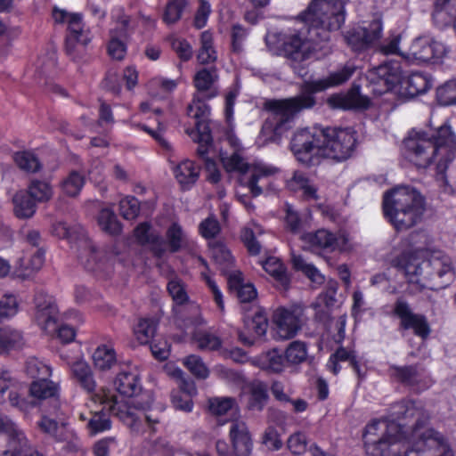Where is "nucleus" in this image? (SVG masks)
Listing matches in <instances>:
<instances>
[{
  "label": "nucleus",
  "mask_w": 456,
  "mask_h": 456,
  "mask_svg": "<svg viewBox=\"0 0 456 456\" xmlns=\"http://www.w3.org/2000/svg\"><path fill=\"white\" fill-rule=\"evenodd\" d=\"M392 416L415 420L411 437L406 438L402 424L394 419L374 420L366 426L363 436L369 456H453L441 434L422 426L424 412L414 402L396 404Z\"/></svg>",
  "instance_id": "f257e3e1"
},
{
  "label": "nucleus",
  "mask_w": 456,
  "mask_h": 456,
  "mask_svg": "<svg viewBox=\"0 0 456 456\" xmlns=\"http://www.w3.org/2000/svg\"><path fill=\"white\" fill-rule=\"evenodd\" d=\"M322 4L314 0L300 15L302 26L282 35L281 51L288 60L299 63L309 59L317 39L327 40L326 31L338 30L345 22L342 2L334 4L332 11L322 8Z\"/></svg>",
  "instance_id": "f03ea898"
},
{
  "label": "nucleus",
  "mask_w": 456,
  "mask_h": 456,
  "mask_svg": "<svg viewBox=\"0 0 456 456\" xmlns=\"http://www.w3.org/2000/svg\"><path fill=\"white\" fill-rule=\"evenodd\" d=\"M114 387L119 396L111 395L105 390L99 394L106 398L110 409L134 432H142L147 425L153 428L159 421V414L151 409L152 400L149 394L141 393L142 387L136 371L126 367L114 379Z\"/></svg>",
  "instance_id": "7ed1b4c3"
},
{
  "label": "nucleus",
  "mask_w": 456,
  "mask_h": 456,
  "mask_svg": "<svg viewBox=\"0 0 456 456\" xmlns=\"http://www.w3.org/2000/svg\"><path fill=\"white\" fill-rule=\"evenodd\" d=\"M353 65H345L342 69L330 74L329 77L305 81L302 85V93L295 97L281 100H270L265 108L270 112L265 126L271 128L277 135H281L291 126L297 114L303 110L310 109L315 104L313 94L338 86L347 81L354 74Z\"/></svg>",
  "instance_id": "20e7f679"
},
{
  "label": "nucleus",
  "mask_w": 456,
  "mask_h": 456,
  "mask_svg": "<svg viewBox=\"0 0 456 456\" xmlns=\"http://www.w3.org/2000/svg\"><path fill=\"white\" fill-rule=\"evenodd\" d=\"M403 153L417 167L426 168L435 162L443 173L456 155V135L447 124L432 134L413 128L403 141Z\"/></svg>",
  "instance_id": "39448f33"
},
{
  "label": "nucleus",
  "mask_w": 456,
  "mask_h": 456,
  "mask_svg": "<svg viewBox=\"0 0 456 456\" xmlns=\"http://www.w3.org/2000/svg\"><path fill=\"white\" fill-rule=\"evenodd\" d=\"M398 267L409 282L411 293L444 288L454 275L450 256L442 251L432 252L428 260L416 254H403L398 260Z\"/></svg>",
  "instance_id": "423d86ee"
},
{
  "label": "nucleus",
  "mask_w": 456,
  "mask_h": 456,
  "mask_svg": "<svg viewBox=\"0 0 456 456\" xmlns=\"http://www.w3.org/2000/svg\"><path fill=\"white\" fill-rule=\"evenodd\" d=\"M424 209L422 196L411 187H397L384 196V215L396 230L413 226L420 220Z\"/></svg>",
  "instance_id": "0eeeda50"
},
{
  "label": "nucleus",
  "mask_w": 456,
  "mask_h": 456,
  "mask_svg": "<svg viewBox=\"0 0 456 456\" xmlns=\"http://www.w3.org/2000/svg\"><path fill=\"white\" fill-rule=\"evenodd\" d=\"M221 161L227 172L249 175L248 180L241 181V185L247 187L254 197L261 195L265 191L277 190L274 180L280 173L278 167L259 160L248 164L236 152L230 157L222 154Z\"/></svg>",
  "instance_id": "6e6552de"
},
{
  "label": "nucleus",
  "mask_w": 456,
  "mask_h": 456,
  "mask_svg": "<svg viewBox=\"0 0 456 456\" xmlns=\"http://www.w3.org/2000/svg\"><path fill=\"white\" fill-rule=\"evenodd\" d=\"M52 232L60 239L67 240L77 253L80 263L89 271H102L110 259L103 251H96L80 225L69 226L65 222L58 221L53 224Z\"/></svg>",
  "instance_id": "1a4fd4ad"
},
{
  "label": "nucleus",
  "mask_w": 456,
  "mask_h": 456,
  "mask_svg": "<svg viewBox=\"0 0 456 456\" xmlns=\"http://www.w3.org/2000/svg\"><path fill=\"white\" fill-rule=\"evenodd\" d=\"M35 305L36 322L45 333L56 336L62 343H69L74 339V329L60 323L59 310L51 296L44 292L37 293L35 297Z\"/></svg>",
  "instance_id": "9d476101"
},
{
  "label": "nucleus",
  "mask_w": 456,
  "mask_h": 456,
  "mask_svg": "<svg viewBox=\"0 0 456 456\" xmlns=\"http://www.w3.org/2000/svg\"><path fill=\"white\" fill-rule=\"evenodd\" d=\"M356 142V132L351 127L322 128V158L346 160L353 154Z\"/></svg>",
  "instance_id": "9b49d317"
},
{
  "label": "nucleus",
  "mask_w": 456,
  "mask_h": 456,
  "mask_svg": "<svg viewBox=\"0 0 456 456\" xmlns=\"http://www.w3.org/2000/svg\"><path fill=\"white\" fill-rule=\"evenodd\" d=\"M290 146L299 162L305 165L315 163L322 157V128L298 129L291 139Z\"/></svg>",
  "instance_id": "f8f14e48"
},
{
  "label": "nucleus",
  "mask_w": 456,
  "mask_h": 456,
  "mask_svg": "<svg viewBox=\"0 0 456 456\" xmlns=\"http://www.w3.org/2000/svg\"><path fill=\"white\" fill-rule=\"evenodd\" d=\"M302 240L312 249H321L326 252H348L354 248L353 239L343 230L332 232L326 229H320L315 232L302 235Z\"/></svg>",
  "instance_id": "ddd939ff"
},
{
  "label": "nucleus",
  "mask_w": 456,
  "mask_h": 456,
  "mask_svg": "<svg viewBox=\"0 0 456 456\" xmlns=\"http://www.w3.org/2000/svg\"><path fill=\"white\" fill-rule=\"evenodd\" d=\"M382 31L381 20L375 18L353 26L345 33L344 37L353 51L362 52L374 45L380 39Z\"/></svg>",
  "instance_id": "4468645a"
},
{
  "label": "nucleus",
  "mask_w": 456,
  "mask_h": 456,
  "mask_svg": "<svg viewBox=\"0 0 456 456\" xmlns=\"http://www.w3.org/2000/svg\"><path fill=\"white\" fill-rule=\"evenodd\" d=\"M111 18L114 26L110 29L107 50L112 59L120 61L126 54L129 18L122 7L114 8Z\"/></svg>",
  "instance_id": "2eb2a0df"
},
{
  "label": "nucleus",
  "mask_w": 456,
  "mask_h": 456,
  "mask_svg": "<svg viewBox=\"0 0 456 456\" xmlns=\"http://www.w3.org/2000/svg\"><path fill=\"white\" fill-rule=\"evenodd\" d=\"M206 100L202 94H194L187 107V115L195 119V128L186 130L192 140L208 142L210 139V129L208 124L210 107Z\"/></svg>",
  "instance_id": "dca6fc26"
},
{
  "label": "nucleus",
  "mask_w": 456,
  "mask_h": 456,
  "mask_svg": "<svg viewBox=\"0 0 456 456\" xmlns=\"http://www.w3.org/2000/svg\"><path fill=\"white\" fill-rule=\"evenodd\" d=\"M368 79L375 86L373 91L382 94L403 82V71L398 61H391L368 71Z\"/></svg>",
  "instance_id": "f3484780"
},
{
  "label": "nucleus",
  "mask_w": 456,
  "mask_h": 456,
  "mask_svg": "<svg viewBox=\"0 0 456 456\" xmlns=\"http://www.w3.org/2000/svg\"><path fill=\"white\" fill-rule=\"evenodd\" d=\"M445 54L444 45L430 36L413 40L409 50L402 57L409 61L428 62L442 58Z\"/></svg>",
  "instance_id": "a211bd4d"
},
{
  "label": "nucleus",
  "mask_w": 456,
  "mask_h": 456,
  "mask_svg": "<svg viewBox=\"0 0 456 456\" xmlns=\"http://www.w3.org/2000/svg\"><path fill=\"white\" fill-rule=\"evenodd\" d=\"M394 314L400 319L402 329L413 330L414 333L421 338H427L429 335L430 329L426 317L413 313L410 304L404 298H397L394 305Z\"/></svg>",
  "instance_id": "6ab92c4d"
},
{
  "label": "nucleus",
  "mask_w": 456,
  "mask_h": 456,
  "mask_svg": "<svg viewBox=\"0 0 456 456\" xmlns=\"http://www.w3.org/2000/svg\"><path fill=\"white\" fill-rule=\"evenodd\" d=\"M0 433L8 436L7 448L0 452V456H27L29 444L24 433L9 418L0 416Z\"/></svg>",
  "instance_id": "aec40b11"
},
{
  "label": "nucleus",
  "mask_w": 456,
  "mask_h": 456,
  "mask_svg": "<svg viewBox=\"0 0 456 456\" xmlns=\"http://www.w3.org/2000/svg\"><path fill=\"white\" fill-rule=\"evenodd\" d=\"M303 310L299 306L290 309L278 308L273 314L275 332L279 338L289 339L301 328Z\"/></svg>",
  "instance_id": "412c9836"
},
{
  "label": "nucleus",
  "mask_w": 456,
  "mask_h": 456,
  "mask_svg": "<svg viewBox=\"0 0 456 456\" xmlns=\"http://www.w3.org/2000/svg\"><path fill=\"white\" fill-rule=\"evenodd\" d=\"M92 399L94 402H99L100 404H102V408L100 411H90L89 415L85 413H79V419L82 421H87L86 429L91 436H95L99 433L105 432L110 430L111 428V421L110 419L109 413L106 411H109L113 415L117 416L109 407L108 403L104 402L106 398L102 396L101 394H95Z\"/></svg>",
  "instance_id": "4be33fe9"
},
{
  "label": "nucleus",
  "mask_w": 456,
  "mask_h": 456,
  "mask_svg": "<svg viewBox=\"0 0 456 456\" xmlns=\"http://www.w3.org/2000/svg\"><path fill=\"white\" fill-rule=\"evenodd\" d=\"M219 79L216 68H202L193 76V86L196 89L194 94H202L205 99H213L219 94L216 86Z\"/></svg>",
  "instance_id": "5701e85b"
},
{
  "label": "nucleus",
  "mask_w": 456,
  "mask_h": 456,
  "mask_svg": "<svg viewBox=\"0 0 456 456\" xmlns=\"http://www.w3.org/2000/svg\"><path fill=\"white\" fill-rule=\"evenodd\" d=\"M91 32L79 14L70 17L66 37V50L71 55L77 46H86L91 41Z\"/></svg>",
  "instance_id": "b1692460"
},
{
  "label": "nucleus",
  "mask_w": 456,
  "mask_h": 456,
  "mask_svg": "<svg viewBox=\"0 0 456 456\" xmlns=\"http://www.w3.org/2000/svg\"><path fill=\"white\" fill-rule=\"evenodd\" d=\"M230 437L238 456H248L252 451V440L244 421L233 420L230 428Z\"/></svg>",
  "instance_id": "393cba45"
},
{
  "label": "nucleus",
  "mask_w": 456,
  "mask_h": 456,
  "mask_svg": "<svg viewBox=\"0 0 456 456\" xmlns=\"http://www.w3.org/2000/svg\"><path fill=\"white\" fill-rule=\"evenodd\" d=\"M330 107L341 110L366 109L370 102L369 99L359 93V90L354 88L346 94H338L328 99Z\"/></svg>",
  "instance_id": "a878e982"
},
{
  "label": "nucleus",
  "mask_w": 456,
  "mask_h": 456,
  "mask_svg": "<svg viewBox=\"0 0 456 456\" xmlns=\"http://www.w3.org/2000/svg\"><path fill=\"white\" fill-rule=\"evenodd\" d=\"M175 180L183 190L191 189L200 177V168L194 161L183 159L172 168Z\"/></svg>",
  "instance_id": "bb28decb"
},
{
  "label": "nucleus",
  "mask_w": 456,
  "mask_h": 456,
  "mask_svg": "<svg viewBox=\"0 0 456 456\" xmlns=\"http://www.w3.org/2000/svg\"><path fill=\"white\" fill-rule=\"evenodd\" d=\"M45 263V251L37 248L29 256L20 257L14 266V274L20 278L26 279L36 272L39 271Z\"/></svg>",
  "instance_id": "cd10ccee"
},
{
  "label": "nucleus",
  "mask_w": 456,
  "mask_h": 456,
  "mask_svg": "<svg viewBox=\"0 0 456 456\" xmlns=\"http://www.w3.org/2000/svg\"><path fill=\"white\" fill-rule=\"evenodd\" d=\"M208 409L212 415L218 419L219 425L238 414V405L232 397H214L208 401Z\"/></svg>",
  "instance_id": "c85d7f7f"
},
{
  "label": "nucleus",
  "mask_w": 456,
  "mask_h": 456,
  "mask_svg": "<svg viewBox=\"0 0 456 456\" xmlns=\"http://www.w3.org/2000/svg\"><path fill=\"white\" fill-rule=\"evenodd\" d=\"M134 236L141 244L151 245L156 256H161L166 252L165 241L147 223L141 224L135 228Z\"/></svg>",
  "instance_id": "c756f323"
},
{
  "label": "nucleus",
  "mask_w": 456,
  "mask_h": 456,
  "mask_svg": "<svg viewBox=\"0 0 456 456\" xmlns=\"http://www.w3.org/2000/svg\"><path fill=\"white\" fill-rule=\"evenodd\" d=\"M247 406L251 411H262L267 402L266 387L261 382H253L243 390Z\"/></svg>",
  "instance_id": "7c9ffc66"
},
{
  "label": "nucleus",
  "mask_w": 456,
  "mask_h": 456,
  "mask_svg": "<svg viewBox=\"0 0 456 456\" xmlns=\"http://www.w3.org/2000/svg\"><path fill=\"white\" fill-rule=\"evenodd\" d=\"M200 321L198 319L195 320H189L188 323H186V330L192 329L196 324H198ZM192 340L194 343L197 344V346L200 350H206V351H213L217 350L221 347L222 341L221 339L215 334L207 332V331H201V330H196L192 331ZM191 333V331L186 330V334Z\"/></svg>",
  "instance_id": "2f4dec72"
},
{
  "label": "nucleus",
  "mask_w": 456,
  "mask_h": 456,
  "mask_svg": "<svg viewBox=\"0 0 456 456\" xmlns=\"http://www.w3.org/2000/svg\"><path fill=\"white\" fill-rule=\"evenodd\" d=\"M228 284L232 291H235L241 303L251 302L256 297V290L250 283H244L240 272L230 274Z\"/></svg>",
  "instance_id": "473e14b6"
},
{
  "label": "nucleus",
  "mask_w": 456,
  "mask_h": 456,
  "mask_svg": "<svg viewBox=\"0 0 456 456\" xmlns=\"http://www.w3.org/2000/svg\"><path fill=\"white\" fill-rule=\"evenodd\" d=\"M92 360L95 369L108 370L117 363V354L110 344H102L94 351Z\"/></svg>",
  "instance_id": "72a5a7b5"
},
{
  "label": "nucleus",
  "mask_w": 456,
  "mask_h": 456,
  "mask_svg": "<svg viewBox=\"0 0 456 456\" xmlns=\"http://www.w3.org/2000/svg\"><path fill=\"white\" fill-rule=\"evenodd\" d=\"M260 265L264 270L270 274L276 281L278 286L287 289L289 284V277L287 273L286 267L282 262L276 256H269L265 260L261 261Z\"/></svg>",
  "instance_id": "f704fd0d"
},
{
  "label": "nucleus",
  "mask_w": 456,
  "mask_h": 456,
  "mask_svg": "<svg viewBox=\"0 0 456 456\" xmlns=\"http://www.w3.org/2000/svg\"><path fill=\"white\" fill-rule=\"evenodd\" d=\"M253 363L270 372H281L284 368L283 355L277 349H272L255 357Z\"/></svg>",
  "instance_id": "c9c22d12"
},
{
  "label": "nucleus",
  "mask_w": 456,
  "mask_h": 456,
  "mask_svg": "<svg viewBox=\"0 0 456 456\" xmlns=\"http://www.w3.org/2000/svg\"><path fill=\"white\" fill-rule=\"evenodd\" d=\"M26 341L21 331L9 327L0 329V353L20 350L24 347Z\"/></svg>",
  "instance_id": "e433bc0d"
},
{
  "label": "nucleus",
  "mask_w": 456,
  "mask_h": 456,
  "mask_svg": "<svg viewBox=\"0 0 456 456\" xmlns=\"http://www.w3.org/2000/svg\"><path fill=\"white\" fill-rule=\"evenodd\" d=\"M197 59L200 64L213 63L217 59V53L214 46L213 35L208 30L200 34Z\"/></svg>",
  "instance_id": "4c0bfd02"
},
{
  "label": "nucleus",
  "mask_w": 456,
  "mask_h": 456,
  "mask_svg": "<svg viewBox=\"0 0 456 456\" xmlns=\"http://www.w3.org/2000/svg\"><path fill=\"white\" fill-rule=\"evenodd\" d=\"M70 368L73 376L77 379L80 385L87 391L92 392L95 388V382L93 378V373L88 363L78 359L73 363H70Z\"/></svg>",
  "instance_id": "58836bf2"
},
{
  "label": "nucleus",
  "mask_w": 456,
  "mask_h": 456,
  "mask_svg": "<svg viewBox=\"0 0 456 456\" xmlns=\"http://www.w3.org/2000/svg\"><path fill=\"white\" fill-rule=\"evenodd\" d=\"M345 361H349L354 371L358 374V376H361L360 367L355 359L354 352L347 350L345 347H339L333 354L330 355L327 363V367L334 374H338L340 370L338 362Z\"/></svg>",
  "instance_id": "ea45409f"
},
{
  "label": "nucleus",
  "mask_w": 456,
  "mask_h": 456,
  "mask_svg": "<svg viewBox=\"0 0 456 456\" xmlns=\"http://www.w3.org/2000/svg\"><path fill=\"white\" fill-rule=\"evenodd\" d=\"M27 193L35 202L44 203L52 199L53 189L49 182L35 179L28 184Z\"/></svg>",
  "instance_id": "a19ab883"
},
{
  "label": "nucleus",
  "mask_w": 456,
  "mask_h": 456,
  "mask_svg": "<svg viewBox=\"0 0 456 456\" xmlns=\"http://www.w3.org/2000/svg\"><path fill=\"white\" fill-rule=\"evenodd\" d=\"M25 191H18L12 199L13 211L19 218H30L36 213V203Z\"/></svg>",
  "instance_id": "79ce46f5"
},
{
  "label": "nucleus",
  "mask_w": 456,
  "mask_h": 456,
  "mask_svg": "<svg viewBox=\"0 0 456 456\" xmlns=\"http://www.w3.org/2000/svg\"><path fill=\"white\" fill-rule=\"evenodd\" d=\"M289 189L302 191L305 200H317L316 189L301 172H295L293 177L287 183Z\"/></svg>",
  "instance_id": "37998d69"
},
{
  "label": "nucleus",
  "mask_w": 456,
  "mask_h": 456,
  "mask_svg": "<svg viewBox=\"0 0 456 456\" xmlns=\"http://www.w3.org/2000/svg\"><path fill=\"white\" fill-rule=\"evenodd\" d=\"M179 387L178 392L184 395V403H181L176 395H172V403L175 409L191 411L193 406L191 397L197 394L196 386L193 381L183 379L179 382Z\"/></svg>",
  "instance_id": "c03bdc74"
},
{
  "label": "nucleus",
  "mask_w": 456,
  "mask_h": 456,
  "mask_svg": "<svg viewBox=\"0 0 456 456\" xmlns=\"http://www.w3.org/2000/svg\"><path fill=\"white\" fill-rule=\"evenodd\" d=\"M30 395L36 399L43 400L54 397L58 393V386L48 378L35 380L29 389Z\"/></svg>",
  "instance_id": "a18cd8bd"
},
{
  "label": "nucleus",
  "mask_w": 456,
  "mask_h": 456,
  "mask_svg": "<svg viewBox=\"0 0 456 456\" xmlns=\"http://www.w3.org/2000/svg\"><path fill=\"white\" fill-rule=\"evenodd\" d=\"M403 84L407 94L411 97L424 94L431 87L429 79L420 73H412Z\"/></svg>",
  "instance_id": "49530a36"
},
{
  "label": "nucleus",
  "mask_w": 456,
  "mask_h": 456,
  "mask_svg": "<svg viewBox=\"0 0 456 456\" xmlns=\"http://www.w3.org/2000/svg\"><path fill=\"white\" fill-rule=\"evenodd\" d=\"M253 308L252 316L247 314L244 322L248 330L253 331L256 336L261 337L266 332L268 326L267 318L265 313L257 306H254Z\"/></svg>",
  "instance_id": "de8ad7c7"
},
{
  "label": "nucleus",
  "mask_w": 456,
  "mask_h": 456,
  "mask_svg": "<svg viewBox=\"0 0 456 456\" xmlns=\"http://www.w3.org/2000/svg\"><path fill=\"white\" fill-rule=\"evenodd\" d=\"M97 222L101 229L110 235H117L121 232V224L110 208H102L98 215Z\"/></svg>",
  "instance_id": "09e8293b"
},
{
  "label": "nucleus",
  "mask_w": 456,
  "mask_h": 456,
  "mask_svg": "<svg viewBox=\"0 0 456 456\" xmlns=\"http://www.w3.org/2000/svg\"><path fill=\"white\" fill-rule=\"evenodd\" d=\"M156 326L157 324L153 319H139L137 324L134 327L135 339L142 345L149 343L155 334Z\"/></svg>",
  "instance_id": "8fccbe9b"
},
{
  "label": "nucleus",
  "mask_w": 456,
  "mask_h": 456,
  "mask_svg": "<svg viewBox=\"0 0 456 456\" xmlns=\"http://www.w3.org/2000/svg\"><path fill=\"white\" fill-rule=\"evenodd\" d=\"M167 243L171 252H176L188 244L187 234L177 224H173L167 231Z\"/></svg>",
  "instance_id": "3c124183"
},
{
  "label": "nucleus",
  "mask_w": 456,
  "mask_h": 456,
  "mask_svg": "<svg viewBox=\"0 0 456 456\" xmlns=\"http://www.w3.org/2000/svg\"><path fill=\"white\" fill-rule=\"evenodd\" d=\"M84 184V176L77 171H72L61 183V189L66 196L76 197L80 193Z\"/></svg>",
  "instance_id": "603ef678"
},
{
  "label": "nucleus",
  "mask_w": 456,
  "mask_h": 456,
  "mask_svg": "<svg viewBox=\"0 0 456 456\" xmlns=\"http://www.w3.org/2000/svg\"><path fill=\"white\" fill-rule=\"evenodd\" d=\"M307 354L306 344L299 340L291 342L285 351V358L289 365H297L305 362Z\"/></svg>",
  "instance_id": "864d4df0"
},
{
  "label": "nucleus",
  "mask_w": 456,
  "mask_h": 456,
  "mask_svg": "<svg viewBox=\"0 0 456 456\" xmlns=\"http://www.w3.org/2000/svg\"><path fill=\"white\" fill-rule=\"evenodd\" d=\"M291 261L293 267L304 273L313 282L322 283L323 281L324 277L312 264L307 263L302 256L293 253Z\"/></svg>",
  "instance_id": "5fc2aeb1"
},
{
  "label": "nucleus",
  "mask_w": 456,
  "mask_h": 456,
  "mask_svg": "<svg viewBox=\"0 0 456 456\" xmlns=\"http://www.w3.org/2000/svg\"><path fill=\"white\" fill-rule=\"evenodd\" d=\"M183 364L198 379H205L209 376L208 366L199 355L191 354L184 357Z\"/></svg>",
  "instance_id": "6e6d98bb"
},
{
  "label": "nucleus",
  "mask_w": 456,
  "mask_h": 456,
  "mask_svg": "<svg viewBox=\"0 0 456 456\" xmlns=\"http://www.w3.org/2000/svg\"><path fill=\"white\" fill-rule=\"evenodd\" d=\"M25 370L28 376L37 379V380L51 376L50 367L45 362L34 356L27 359Z\"/></svg>",
  "instance_id": "4d7b16f0"
},
{
  "label": "nucleus",
  "mask_w": 456,
  "mask_h": 456,
  "mask_svg": "<svg viewBox=\"0 0 456 456\" xmlns=\"http://www.w3.org/2000/svg\"><path fill=\"white\" fill-rule=\"evenodd\" d=\"M260 233V228L257 225L254 227H245L242 229L240 238L250 255H258L261 251L260 242L256 235Z\"/></svg>",
  "instance_id": "13d9d810"
},
{
  "label": "nucleus",
  "mask_w": 456,
  "mask_h": 456,
  "mask_svg": "<svg viewBox=\"0 0 456 456\" xmlns=\"http://www.w3.org/2000/svg\"><path fill=\"white\" fill-rule=\"evenodd\" d=\"M16 165L26 172H37L41 168V164L34 153L30 151H20L15 153Z\"/></svg>",
  "instance_id": "bf43d9fd"
},
{
  "label": "nucleus",
  "mask_w": 456,
  "mask_h": 456,
  "mask_svg": "<svg viewBox=\"0 0 456 456\" xmlns=\"http://www.w3.org/2000/svg\"><path fill=\"white\" fill-rule=\"evenodd\" d=\"M211 255L214 260L224 269L232 265L233 259L226 246L221 242L210 244Z\"/></svg>",
  "instance_id": "052dcab7"
},
{
  "label": "nucleus",
  "mask_w": 456,
  "mask_h": 456,
  "mask_svg": "<svg viewBox=\"0 0 456 456\" xmlns=\"http://www.w3.org/2000/svg\"><path fill=\"white\" fill-rule=\"evenodd\" d=\"M167 290L176 305H183L189 299L184 283L177 277H174L168 281Z\"/></svg>",
  "instance_id": "680f3d73"
},
{
  "label": "nucleus",
  "mask_w": 456,
  "mask_h": 456,
  "mask_svg": "<svg viewBox=\"0 0 456 456\" xmlns=\"http://www.w3.org/2000/svg\"><path fill=\"white\" fill-rule=\"evenodd\" d=\"M172 50L182 61H188L193 56V48L191 45L184 38L172 37H170Z\"/></svg>",
  "instance_id": "e2e57ef3"
},
{
  "label": "nucleus",
  "mask_w": 456,
  "mask_h": 456,
  "mask_svg": "<svg viewBox=\"0 0 456 456\" xmlns=\"http://www.w3.org/2000/svg\"><path fill=\"white\" fill-rule=\"evenodd\" d=\"M53 438L58 442L67 443L73 450L79 446L78 437L76 432L67 423L64 422L58 425Z\"/></svg>",
  "instance_id": "0e129e2a"
},
{
  "label": "nucleus",
  "mask_w": 456,
  "mask_h": 456,
  "mask_svg": "<svg viewBox=\"0 0 456 456\" xmlns=\"http://www.w3.org/2000/svg\"><path fill=\"white\" fill-rule=\"evenodd\" d=\"M436 97L442 105L456 104V79L437 88Z\"/></svg>",
  "instance_id": "69168bd1"
},
{
  "label": "nucleus",
  "mask_w": 456,
  "mask_h": 456,
  "mask_svg": "<svg viewBox=\"0 0 456 456\" xmlns=\"http://www.w3.org/2000/svg\"><path fill=\"white\" fill-rule=\"evenodd\" d=\"M119 211L125 219L130 220L135 218L140 211L138 200L132 196L125 197L119 202Z\"/></svg>",
  "instance_id": "338daca9"
},
{
  "label": "nucleus",
  "mask_w": 456,
  "mask_h": 456,
  "mask_svg": "<svg viewBox=\"0 0 456 456\" xmlns=\"http://www.w3.org/2000/svg\"><path fill=\"white\" fill-rule=\"evenodd\" d=\"M19 304L13 295H5L0 299V319L14 316L18 313Z\"/></svg>",
  "instance_id": "774afa93"
}]
</instances>
